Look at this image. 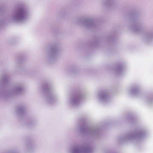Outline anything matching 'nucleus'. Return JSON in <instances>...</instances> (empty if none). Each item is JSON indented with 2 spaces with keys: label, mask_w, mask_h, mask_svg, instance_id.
Segmentation results:
<instances>
[{
  "label": "nucleus",
  "mask_w": 153,
  "mask_h": 153,
  "mask_svg": "<svg viewBox=\"0 0 153 153\" xmlns=\"http://www.w3.org/2000/svg\"><path fill=\"white\" fill-rule=\"evenodd\" d=\"M71 153H76V147H72L71 151Z\"/></svg>",
  "instance_id": "nucleus-2"
},
{
  "label": "nucleus",
  "mask_w": 153,
  "mask_h": 153,
  "mask_svg": "<svg viewBox=\"0 0 153 153\" xmlns=\"http://www.w3.org/2000/svg\"><path fill=\"white\" fill-rule=\"evenodd\" d=\"M27 14L23 8L19 9L13 17V19L17 22H21L26 19Z\"/></svg>",
  "instance_id": "nucleus-1"
},
{
  "label": "nucleus",
  "mask_w": 153,
  "mask_h": 153,
  "mask_svg": "<svg viewBox=\"0 0 153 153\" xmlns=\"http://www.w3.org/2000/svg\"><path fill=\"white\" fill-rule=\"evenodd\" d=\"M71 103L73 104H75L76 102V98L72 99L71 101Z\"/></svg>",
  "instance_id": "nucleus-3"
}]
</instances>
